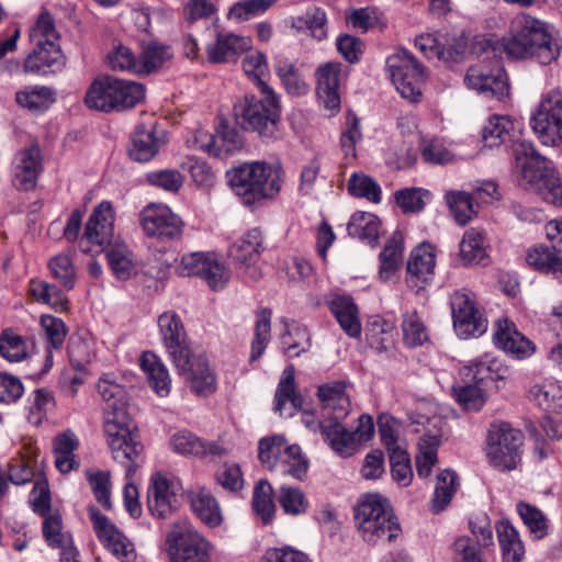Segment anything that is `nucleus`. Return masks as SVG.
<instances>
[{
  "mask_svg": "<svg viewBox=\"0 0 562 562\" xmlns=\"http://www.w3.org/2000/svg\"><path fill=\"white\" fill-rule=\"evenodd\" d=\"M436 404L423 402L416 414L406 417L389 415V463L392 479L400 486H408L413 479V469L406 448L400 442L406 425L432 422L435 430L428 429L418 441L416 454L417 475L427 479L438 462V448L442 443L443 431L439 425L442 420L436 416Z\"/></svg>",
  "mask_w": 562,
  "mask_h": 562,
  "instance_id": "nucleus-1",
  "label": "nucleus"
},
{
  "mask_svg": "<svg viewBox=\"0 0 562 562\" xmlns=\"http://www.w3.org/2000/svg\"><path fill=\"white\" fill-rule=\"evenodd\" d=\"M98 391L106 403L104 431L109 447L114 460L126 465V477L131 480L138 467L143 445L125 411V390L110 374H105L98 382Z\"/></svg>",
  "mask_w": 562,
  "mask_h": 562,
  "instance_id": "nucleus-2",
  "label": "nucleus"
},
{
  "mask_svg": "<svg viewBox=\"0 0 562 562\" xmlns=\"http://www.w3.org/2000/svg\"><path fill=\"white\" fill-rule=\"evenodd\" d=\"M162 344L180 375L189 382L191 391L199 396H209L216 391V378L207 359L194 356L183 323L175 312H165L158 317Z\"/></svg>",
  "mask_w": 562,
  "mask_h": 562,
  "instance_id": "nucleus-3",
  "label": "nucleus"
},
{
  "mask_svg": "<svg viewBox=\"0 0 562 562\" xmlns=\"http://www.w3.org/2000/svg\"><path fill=\"white\" fill-rule=\"evenodd\" d=\"M499 49L512 59H535L541 65L555 61L561 53L560 40L540 20L527 14H517L508 37L498 42Z\"/></svg>",
  "mask_w": 562,
  "mask_h": 562,
  "instance_id": "nucleus-4",
  "label": "nucleus"
},
{
  "mask_svg": "<svg viewBox=\"0 0 562 562\" xmlns=\"http://www.w3.org/2000/svg\"><path fill=\"white\" fill-rule=\"evenodd\" d=\"M513 155L519 169L520 186L536 191L548 203L561 204L562 181L557 176L553 164L527 140L514 142Z\"/></svg>",
  "mask_w": 562,
  "mask_h": 562,
  "instance_id": "nucleus-5",
  "label": "nucleus"
},
{
  "mask_svg": "<svg viewBox=\"0 0 562 562\" xmlns=\"http://www.w3.org/2000/svg\"><path fill=\"white\" fill-rule=\"evenodd\" d=\"M30 41L33 48L24 60V72L47 75L63 69L65 57L59 45V34L49 12L43 11L38 15L31 27Z\"/></svg>",
  "mask_w": 562,
  "mask_h": 562,
  "instance_id": "nucleus-6",
  "label": "nucleus"
},
{
  "mask_svg": "<svg viewBox=\"0 0 562 562\" xmlns=\"http://www.w3.org/2000/svg\"><path fill=\"white\" fill-rule=\"evenodd\" d=\"M281 172L280 166L265 161L244 164L228 172L229 184L244 204L251 205L279 193Z\"/></svg>",
  "mask_w": 562,
  "mask_h": 562,
  "instance_id": "nucleus-7",
  "label": "nucleus"
},
{
  "mask_svg": "<svg viewBox=\"0 0 562 562\" xmlns=\"http://www.w3.org/2000/svg\"><path fill=\"white\" fill-rule=\"evenodd\" d=\"M476 43L484 50L485 57L470 66L464 82L486 98L503 100L509 93V85L505 70L496 59V47L492 46L488 38H479Z\"/></svg>",
  "mask_w": 562,
  "mask_h": 562,
  "instance_id": "nucleus-8",
  "label": "nucleus"
},
{
  "mask_svg": "<svg viewBox=\"0 0 562 562\" xmlns=\"http://www.w3.org/2000/svg\"><path fill=\"white\" fill-rule=\"evenodd\" d=\"M261 93V99L245 95L236 106V114L245 128L257 132L262 139L270 142L279 136L281 106L273 91Z\"/></svg>",
  "mask_w": 562,
  "mask_h": 562,
  "instance_id": "nucleus-9",
  "label": "nucleus"
},
{
  "mask_svg": "<svg viewBox=\"0 0 562 562\" xmlns=\"http://www.w3.org/2000/svg\"><path fill=\"white\" fill-rule=\"evenodd\" d=\"M524 435L508 423L491 425L486 438L488 463L499 471L515 470L521 461Z\"/></svg>",
  "mask_w": 562,
  "mask_h": 562,
  "instance_id": "nucleus-10",
  "label": "nucleus"
},
{
  "mask_svg": "<svg viewBox=\"0 0 562 562\" xmlns=\"http://www.w3.org/2000/svg\"><path fill=\"white\" fill-rule=\"evenodd\" d=\"M166 544L169 562H211L210 542L186 519L170 525Z\"/></svg>",
  "mask_w": 562,
  "mask_h": 562,
  "instance_id": "nucleus-11",
  "label": "nucleus"
},
{
  "mask_svg": "<svg viewBox=\"0 0 562 562\" xmlns=\"http://www.w3.org/2000/svg\"><path fill=\"white\" fill-rule=\"evenodd\" d=\"M530 125L544 146L562 145V90L551 89L544 93L533 111Z\"/></svg>",
  "mask_w": 562,
  "mask_h": 562,
  "instance_id": "nucleus-12",
  "label": "nucleus"
},
{
  "mask_svg": "<svg viewBox=\"0 0 562 562\" xmlns=\"http://www.w3.org/2000/svg\"><path fill=\"white\" fill-rule=\"evenodd\" d=\"M389 71L401 97L413 103L418 102L422 97L420 86L427 78L424 65L408 50L397 48L389 56Z\"/></svg>",
  "mask_w": 562,
  "mask_h": 562,
  "instance_id": "nucleus-13",
  "label": "nucleus"
},
{
  "mask_svg": "<svg viewBox=\"0 0 562 562\" xmlns=\"http://www.w3.org/2000/svg\"><path fill=\"white\" fill-rule=\"evenodd\" d=\"M319 428L324 441L344 458L355 454L359 447L374 435L373 419L369 415L359 417V424L352 432L341 425V420L322 422Z\"/></svg>",
  "mask_w": 562,
  "mask_h": 562,
  "instance_id": "nucleus-14",
  "label": "nucleus"
},
{
  "mask_svg": "<svg viewBox=\"0 0 562 562\" xmlns=\"http://www.w3.org/2000/svg\"><path fill=\"white\" fill-rule=\"evenodd\" d=\"M114 210L109 201L99 203L90 215L79 240L81 251L100 254L119 241L114 236Z\"/></svg>",
  "mask_w": 562,
  "mask_h": 562,
  "instance_id": "nucleus-15",
  "label": "nucleus"
},
{
  "mask_svg": "<svg viewBox=\"0 0 562 562\" xmlns=\"http://www.w3.org/2000/svg\"><path fill=\"white\" fill-rule=\"evenodd\" d=\"M453 327L461 338L477 337L487 329V319L477 305L475 294L469 289L454 291L450 296Z\"/></svg>",
  "mask_w": 562,
  "mask_h": 562,
  "instance_id": "nucleus-16",
  "label": "nucleus"
},
{
  "mask_svg": "<svg viewBox=\"0 0 562 562\" xmlns=\"http://www.w3.org/2000/svg\"><path fill=\"white\" fill-rule=\"evenodd\" d=\"M355 520L364 541L376 543L386 530L383 497L379 494L363 495L355 507Z\"/></svg>",
  "mask_w": 562,
  "mask_h": 562,
  "instance_id": "nucleus-17",
  "label": "nucleus"
},
{
  "mask_svg": "<svg viewBox=\"0 0 562 562\" xmlns=\"http://www.w3.org/2000/svg\"><path fill=\"white\" fill-rule=\"evenodd\" d=\"M341 70L342 65L338 61H327L315 69L316 99L328 116L336 115L341 108Z\"/></svg>",
  "mask_w": 562,
  "mask_h": 562,
  "instance_id": "nucleus-18",
  "label": "nucleus"
},
{
  "mask_svg": "<svg viewBox=\"0 0 562 562\" xmlns=\"http://www.w3.org/2000/svg\"><path fill=\"white\" fill-rule=\"evenodd\" d=\"M179 276H198L213 290L222 289L229 276L225 266L213 254H189L182 257L177 267Z\"/></svg>",
  "mask_w": 562,
  "mask_h": 562,
  "instance_id": "nucleus-19",
  "label": "nucleus"
},
{
  "mask_svg": "<svg viewBox=\"0 0 562 562\" xmlns=\"http://www.w3.org/2000/svg\"><path fill=\"white\" fill-rule=\"evenodd\" d=\"M89 517L98 539L117 560L121 562H134L136 560L133 542L106 516L91 507Z\"/></svg>",
  "mask_w": 562,
  "mask_h": 562,
  "instance_id": "nucleus-20",
  "label": "nucleus"
},
{
  "mask_svg": "<svg viewBox=\"0 0 562 562\" xmlns=\"http://www.w3.org/2000/svg\"><path fill=\"white\" fill-rule=\"evenodd\" d=\"M142 226L147 236L175 239L182 234L181 220L162 204H151L142 212Z\"/></svg>",
  "mask_w": 562,
  "mask_h": 562,
  "instance_id": "nucleus-21",
  "label": "nucleus"
},
{
  "mask_svg": "<svg viewBox=\"0 0 562 562\" xmlns=\"http://www.w3.org/2000/svg\"><path fill=\"white\" fill-rule=\"evenodd\" d=\"M262 250V232L259 228H252L229 247L228 257L236 265L244 267L251 278L257 279L260 273L254 266L259 260Z\"/></svg>",
  "mask_w": 562,
  "mask_h": 562,
  "instance_id": "nucleus-22",
  "label": "nucleus"
},
{
  "mask_svg": "<svg viewBox=\"0 0 562 562\" xmlns=\"http://www.w3.org/2000/svg\"><path fill=\"white\" fill-rule=\"evenodd\" d=\"M436 256L430 244L422 243L416 246L409 256L406 265L409 288L419 290L429 283L435 274Z\"/></svg>",
  "mask_w": 562,
  "mask_h": 562,
  "instance_id": "nucleus-23",
  "label": "nucleus"
},
{
  "mask_svg": "<svg viewBox=\"0 0 562 562\" xmlns=\"http://www.w3.org/2000/svg\"><path fill=\"white\" fill-rule=\"evenodd\" d=\"M494 342L498 348L517 359L529 357L535 351L532 342L521 335L516 325L507 318L498 319L494 333Z\"/></svg>",
  "mask_w": 562,
  "mask_h": 562,
  "instance_id": "nucleus-24",
  "label": "nucleus"
},
{
  "mask_svg": "<svg viewBox=\"0 0 562 562\" xmlns=\"http://www.w3.org/2000/svg\"><path fill=\"white\" fill-rule=\"evenodd\" d=\"M41 150L37 145L21 150L15 158L13 184L21 191H29L36 184L40 175Z\"/></svg>",
  "mask_w": 562,
  "mask_h": 562,
  "instance_id": "nucleus-25",
  "label": "nucleus"
},
{
  "mask_svg": "<svg viewBox=\"0 0 562 562\" xmlns=\"http://www.w3.org/2000/svg\"><path fill=\"white\" fill-rule=\"evenodd\" d=\"M344 382L326 383L318 387L317 395L322 403V416L330 422L342 420L349 413L350 401Z\"/></svg>",
  "mask_w": 562,
  "mask_h": 562,
  "instance_id": "nucleus-26",
  "label": "nucleus"
},
{
  "mask_svg": "<svg viewBox=\"0 0 562 562\" xmlns=\"http://www.w3.org/2000/svg\"><path fill=\"white\" fill-rule=\"evenodd\" d=\"M462 375L469 381L485 384L487 381L505 380L509 375V369L502 361L485 353L470 362L462 369Z\"/></svg>",
  "mask_w": 562,
  "mask_h": 562,
  "instance_id": "nucleus-27",
  "label": "nucleus"
},
{
  "mask_svg": "<svg viewBox=\"0 0 562 562\" xmlns=\"http://www.w3.org/2000/svg\"><path fill=\"white\" fill-rule=\"evenodd\" d=\"M176 494L171 491L167 479L159 473L155 474L147 495L150 513L161 519L169 518L176 510Z\"/></svg>",
  "mask_w": 562,
  "mask_h": 562,
  "instance_id": "nucleus-28",
  "label": "nucleus"
},
{
  "mask_svg": "<svg viewBox=\"0 0 562 562\" xmlns=\"http://www.w3.org/2000/svg\"><path fill=\"white\" fill-rule=\"evenodd\" d=\"M251 48V40L233 33H217L216 41L206 48L207 58L212 63H226Z\"/></svg>",
  "mask_w": 562,
  "mask_h": 562,
  "instance_id": "nucleus-29",
  "label": "nucleus"
},
{
  "mask_svg": "<svg viewBox=\"0 0 562 562\" xmlns=\"http://www.w3.org/2000/svg\"><path fill=\"white\" fill-rule=\"evenodd\" d=\"M327 305L347 335L355 338L360 336L361 322L359 311L351 296L333 295L327 300Z\"/></svg>",
  "mask_w": 562,
  "mask_h": 562,
  "instance_id": "nucleus-30",
  "label": "nucleus"
},
{
  "mask_svg": "<svg viewBox=\"0 0 562 562\" xmlns=\"http://www.w3.org/2000/svg\"><path fill=\"white\" fill-rule=\"evenodd\" d=\"M172 449L181 454L221 458L226 454L220 441H205L190 432H178L171 438Z\"/></svg>",
  "mask_w": 562,
  "mask_h": 562,
  "instance_id": "nucleus-31",
  "label": "nucleus"
},
{
  "mask_svg": "<svg viewBox=\"0 0 562 562\" xmlns=\"http://www.w3.org/2000/svg\"><path fill=\"white\" fill-rule=\"evenodd\" d=\"M113 87V76H102L97 78L87 90L85 103L89 109L111 112L117 108V99L114 94L117 92Z\"/></svg>",
  "mask_w": 562,
  "mask_h": 562,
  "instance_id": "nucleus-32",
  "label": "nucleus"
},
{
  "mask_svg": "<svg viewBox=\"0 0 562 562\" xmlns=\"http://www.w3.org/2000/svg\"><path fill=\"white\" fill-rule=\"evenodd\" d=\"M555 247L536 245L527 250V265L543 274L562 277V257Z\"/></svg>",
  "mask_w": 562,
  "mask_h": 562,
  "instance_id": "nucleus-33",
  "label": "nucleus"
},
{
  "mask_svg": "<svg viewBox=\"0 0 562 562\" xmlns=\"http://www.w3.org/2000/svg\"><path fill=\"white\" fill-rule=\"evenodd\" d=\"M274 411L281 415L292 416L301 407L302 398L295 391L294 368L286 367L274 394Z\"/></svg>",
  "mask_w": 562,
  "mask_h": 562,
  "instance_id": "nucleus-34",
  "label": "nucleus"
},
{
  "mask_svg": "<svg viewBox=\"0 0 562 562\" xmlns=\"http://www.w3.org/2000/svg\"><path fill=\"white\" fill-rule=\"evenodd\" d=\"M140 367L146 373L147 381L159 396H167L171 387L168 369L154 352L146 351L140 356Z\"/></svg>",
  "mask_w": 562,
  "mask_h": 562,
  "instance_id": "nucleus-35",
  "label": "nucleus"
},
{
  "mask_svg": "<svg viewBox=\"0 0 562 562\" xmlns=\"http://www.w3.org/2000/svg\"><path fill=\"white\" fill-rule=\"evenodd\" d=\"M161 143L162 140L156 136L153 125L148 127L144 125L138 126L130 148V156L138 162L149 161L158 153Z\"/></svg>",
  "mask_w": 562,
  "mask_h": 562,
  "instance_id": "nucleus-36",
  "label": "nucleus"
},
{
  "mask_svg": "<svg viewBox=\"0 0 562 562\" xmlns=\"http://www.w3.org/2000/svg\"><path fill=\"white\" fill-rule=\"evenodd\" d=\"M274 70L288 94L292 97H303L308 93L311 87L300 74L296 64L286 58H279L276 61Z\"/></svg>",
  "mask_w": 562,
  "mask_h": 562,
  "instance_id": "nucleus-37",
  "label": "nucleus"
},
{
  "mask_svg": "<svg viewBox=\"0 0 562 562\" xmlns=\"http://www.w3.org/2000/svg\"><path fill=\"white\" fill-rule=\"evenodd\" d=\"M104 251L106 252L109 266L117 279L127 280L136 274L137 267L133 254L125 244L120 240L115 241Z\"/></svg>",
  "mask_w": 562,
  "mask_h": 562,
  "instance_id": "nucleus-38",
  "label": "nucleus"
},
{
  "mask_svg": "<svg viewBox=\"0 0 562 562\" xmlns=\"http://www.w3.org/2000/svg\"><path fill=\"white\" fill-rule=\"evenodd\" d=\"M496 532L503 552V561L520 562L525 554V548L518 531L508 520H502L496 525Z\"/></svg>",
  "mask_w": 562,
  "mask_h": 562,
  "instance_id": "nucleus-39",
  "label": "nucleus"
},
{
  "mask_svg": "<svg viewBox=\"0 0 562 562\" xmlns=\"http://www.w3.org/2000/svg\"><path fill=\"white\" fill-rule=\"evenodd\" d=\"M173 57L170 46L158 42H150L143 47L139 55V75H149L162 68Z\"/></svg>",
  "mask_w": 562,
  "mask_h": 562,
  "instance_id": "nucleus-40",
  "label": "nucleus"
},
{
  "mask_svg": "<svg viewBox=\"0 0 562 562\" xmlns=\"http://www.w3.org/2000/svg\"><path fill=\"white\" fill-rule=\"evenodd\" d=\"M458 486V475L454 471L446 469L437 475L435 493L431 499L432 513L438 514L446 509L456 494Z\"/></svg>",
  "mask_w": 562,
  "mask_h": 562,
  "instance_id": "nucleus-41",
  "label": "nucleus"
},
{
  "mask_svg": "<svg viewBox=\"0 0 562 562\" xmlns=\"http://www.w3.org/2000/svg\"><path fill=\"white\" fill-rule=\"evenodd\" d=\"M487 257L485 236L477 228L468 229L460 243V259L464 265L481 263Z\"/></svg>",
  "mask_w": 562,
  "mask_h": 562,
  "instance_id": "nucleus-42",
  "label": "nucleus"
},
{
  "mask_svg": "<svg viewBox=\"0 0 562 562\" xmlns=\"http://www.w3.org/2000/svg\"><path fill=\"white\" fill-rule=\"evenodd\" d=\"M15 101L32 112L45 111L55 101L54 91L45 86L27 87L15 93Z\"/></svg>",
  "mask_w": 562,
  "mask_h": 562,
  "instance_id": "nucleus-43",
  "label": "nucleus"
},
{
  "mask_svg": "<svg viewBox=\"0 0 562 562\" xmlns=\"http://www.w3.org/2000/svg\"><path fill=\"white\" fill-rule=\"evenodd\" d=\"M474 196L465 191H450L446 194L449 209L459 225H465L477 213Z\"/></svg>",
  "mask_w": 562,
  "mask_h": 562,
  "instance_id": "nucleus-44",
  "label": "nucleus"
},
{
  "mask_svg": "<svg viewBox=\"0 0 562 562\" xmlns=\"http://www.w3.org/2000/svg\"><path fill=\"white\" fill-rule=\"evenodd\" d=\"M380 224L381 222L374 214L357 212L351 216L347 229L350 236L368 240L373 245L379 237Z\"/></svg>",
  "mask_w": 562,
  "mask_h": 562,
  "instance_id": "nucleus-45",
  "label": "nucleus"
},
{
  "mask_svg": "<svg viewBox=\"0 0 562 562\" xmlns=\"http://www.w3.org/2000/svg\"><path fill=\"white\" fill-rule=\"evenodd\" d=\"M191 507L205 524L215 527L222 522L220 506L209 491L201 490L194 494L191 498Z\"/></svg>",
  "mask_w": 562,
  "mask_h": 562,
  "instance_id": "nucleus-46",
  "label": "nucleus"
},
{
  "mask_svg": "<svg viewBox=\"0 0 562 562\" xmlns=\"http://www.w3.org/2000/svg\"><path fill=\"white\" fill-rule=\"evenodd\" d=\"M514 123L504 115H493L482 130V140L485 147H495L510 139Z\"/></svg>",
  "mask_w": 562,
  "mask_h": 562,
  "instance_id": "nucleus-47",
  "label": "nucleus"
},
{
  "mask_svg": "<svg viewBox=\"0 0 562 562\" xmlns=\"http://www.w3.org/2000/svg\"><path fill=\"white\" fill-rule=\"evenodd\" d=\"M207 136L210 137V142L202 144L201 147L205 148L210 153L216 147L218 151L232 154L240 149L244 144L241 134L235 127L224 123L221 124V130L217 131L215 136Z\"/></svg>",
  "mask_w": 562,
  "mask_h": 562,
  "instance_id": "nucleus-48",
  "label": "nucleus"
},
{
  "mask_svg": "<svg viewBox=\"0 0 562 562\" xmlns=\"http://www.w3.org/2000/svg\"><path fill=\"white\" fill-rule=\"evenodd\" d=\"M308 460L302 454L301 448L296 445L289 446L281 454L278 470L281 474H288L296 480L302 481L307 473Z\"/></svg>",
  "mask_w": 562,
  "mask_h": 562,
  "instance_id": "nucleus-49",
  "label": "nucleus"
},
{
  "mask_svg": "<svg viewBox=\"0 0 562 562\" xmlns=\"http://www.w3.org/2000/svg\"><path fill=\"white\" fill-rule=\"evenodd\" d=\"M281 344L289 358L299 357L311 348V335L305 326L293 324L281 336Z\"/></svg>",
  "mask_w": 562,
  "mask_h": 562,
  "instance_id": "nucleus-50",
  "label": "nucleus"
},
{
  "mask_svg": "<svg viewBox=\"0 0 562 562\" xmlns=\"http://www.w3.org/2000/svg\"><path fill=\"white\" fill-rule=\"evenodd\" d=\"M113 87L117 88V92L114 94L115 99H117V108L114 111L131 109L143 101L145 97L144 86L136 81L113 77Z\"/></svg>",
  "mask_w": 562,
  "mask_h": 562,
  "instance_id": "nucleus-51",
  "label": "nucleus"
},
{
  "mask_svg": "<svg viewBox=\"0 0 562 562\" xmlns=\"http://www.w3.org/2000/svg\"><path fill=\"white\" fill-rule=\"evenodd\" d=\"M271 333V311L268 308L260 310L257 313V322L255 326V336L251 342V352L249 360L251 362L258 360L265 352L270 340Z\"/></svg>",
  "mask_w": 562,
  "mask_h": 562,
  "instance_id": "nucleus-52",
  "label": "nucleus"
},
{
  "mask_svg": "<svg viewBox=\"0 0 562 562\" xmlns=\"http://www.w3.org/2000/svg\"><path fill=\"white\" fill-rule=\"evenodd\" d=\"M0 355L9 362H21L27 357L24 338L7 328L0 335Z\"/></svg>",
  "mask_w": 562,
  "mask_h": 562,
  "instance_id": "nucleus-53",
  "label": "nucleus"
},
{
  "mask_svg": "<svg viewBox=\"0 0 562 562\" xmlns=\"http://www.w3.org/2000/svg\"><path fill=\"white\" fill-rule=\"evenodd\" d=\"M243 69L260 89V92L272 91L265 81V77L269 74V68L263 53L256 52L247 55L243 60Z\"/></svg>",
  "mask_w": 562,
  "mask_h": 562,
  "instance_id": "nucleus-54",
  "label": "nucleus"
},
{
  "mask_svg": "<svg viewBox=\"0 0 562 562\" xmlns=\"http://www.w3.org/2000/svg\"><path fill=\"white\" fill-rule=\"evenodd\" d=\"M347 189L352 196L364 198L371 202L381 201V188L369 176L363 173H352L348 180Z\"/></svg>",
  "mask_w": 562,
  "mask_h": 562,
  "instance_id": "nucleus-55",
  "label": "nucleus"
},
{
  "mask_svg": "<svg viewBox=\"0 0 562 562\" xmlns=\"http://www.w3.org/2000/svg\"><path fill=\"white\" fill-rule=\"evenodd\" d=\"M272 494V486L266 480H260L254 488L252 508L265 524L271 520L276 510Z\"/></svg>",
  "mask_w": 562,
  "mask_h": 562,
  "instance_id": "nucleus-56",
  "label": "nucleus"
},
{
  "mask_svg": "<svg viewBox=\"0 0 562 562\" xmlns=\"http://www.w3.org/2000/svg\"><path fill=\"white\" fill-rule=\"evenodd\" d=\"M288 447L281 436L262 438L259 441V459L267 469L274 470L281 460V454L284 453Z\"/></svg>",
  "mask_w": 562,
  "mask_h": 562,
  "instance_id": "nucleus-57",
  "label": "nucleus"
},
{
  "mask_svg": "<svg viewBox=\"0 0 562 562\" xmlns=\"http://www.w3.org/2000/svg\"><path fill=\"white\" fill-rule=\"evenodd\" d=\"M278 501L281 508L288 515L297 516L307 510L308 502L299 487L283 485L279 488Z\"/></svg>",
  "mask_w": 562,
  "mask_h": 562,
  "instance_id": "nucleus-58",
  "label": "nucleus"
},
{
  "mask_svg": "<svg viewBox=\"0 0 562 562\" xmlns=\"http://www.w3.org/2000/svg\"><path fill=\"white\" fill-rule=\"evenodd\" d=\"M326 23L325 11L315 7L307 10L302 16L296 18L293 26L299 30L306 27L313 37L322 41L327 36Z\"/></svg>",
  "mask_w": 562,
  "mask_h": 562,
  "instance_id": "nucleus-59",
  "label": "nucleus"
},
{
  "mask_svg": "<svg viewBox=\"0 0 562 562\" xmlns=\"http://www.w3.org/2000/svg\"><path fill=\"white\" fill-rule=\"evenodd\" d=\"M457 402L467 411H479L486 401V393L481 384L467 381L464 385L453 387Z\"/></svg>",
  "mask_w": 562,
  "mask_h": 562,
  "instance_id": "nucleus-60",
  "label": "nucleus"
},
{
  "mask_svg": "<svg viewBox=\"0 0 562 562\" xmlns=\"http://www.w3.org/2000/svg\"><path fill=\"white\" fill-rule=\"evenodd\" d=\"M402 330L403 341L408 347L422 346L428 340L427 329L415 312L404 315Z\"/></svg>",
  "mask_w": 562,
  "mask_h": 562,
  "instance_id": "nucleus-61",
  "label": "nucleus"
},
{
  "mask_svg": "<svg viewBox=\"0 0 562 562\" xmlns=\"http://www.w3.org/2000/svg\"><path fill=\"white\" fill-rule=\"evenodd\" d=\"M86 476L98 503L105 509H111L110 473L105 471L87 470Z\"/></svg>",
  "mask_w": 562,
  "mask_h": 562,
  "instance_id": "nucleus-62",
  "label": "nucleus"
},
{
  "mask_svg": "<svg viewBox=\"0 0 562 562\" xmlns=\"http://www.w3.org/2000/svg\"><path fill=\"white\" fill-rule=\"evenodd\" d=\"M537 404L547 411H554L562 407V386L549 382L542 385H535L530 391Z\"/></svg>",
  "mask_w": 562,
  "mask_h": 562,
  "instance_id": "nucleus-63",
  "label": "nucleus"
},
{
  "mask_svg": "<svg viewBox=\"0 0 562 562\" xmlns=\"http://www.w3.org/2000/svg\"><path fill=\"white\" fill-rule=\"evenodd\" d=\"M452 548L454 562H485L480 549L481 546L468 536L457 538Z\"/></svg>",
  "mask_w": 562,
  "mask_h": 562,
  "instance_id": "nucleus-64",
  "label": "nucleus"
}]
</instances>
